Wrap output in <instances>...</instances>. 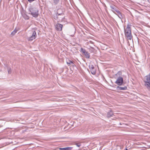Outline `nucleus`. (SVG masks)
<instances>
[{
	"label": "nucleus",
	"mask_w": 150,
	"mask_h": 150,
	"mask_svg": "<svg viewBox=\"0 0 150 150\" xmlns=\"http://www.w3.org/2000/svg\"><path fill=\"white\" fill-rule=\"evenodd\" d=\"M125 34L127 39L131 40L132 38V36L131 34V31L130 25L128 24L126 29H125Z\"/></svg>",
	"instance_id": "obj_1"
},
{
	"label": "nucleus",
	"mask_w": 150,
	"mask_h": 150,
	"mask_svg": "<svg viewBox=\"0 0 150 150\" xmlns=\"http://www.w3.org/2000/svg\"><path fill=\"white\" fill-rule=\"evenodd\" d=\"M29 11L30 12L29 14H31L33 17L37 18L38 17L39 15L38 10L36 8L31 7L30 8Z\"/></svg>",
	"instance_id": "obj_2"
},
{
	"label": "nucleus",
	"mask_w": 150,
	"mask_h": 150,
	"mask_svg": "<svg viewBox=\"0 0 150 150\" xmlns=\"http://www.w3.org/2000/svg\"><path fill=\"white\" fill-rule=\"evenodd\" d=\"M146 77V81L145 82V85L150 91V73Z\"/></svg>",
	"instance_id": "obj_3"
},
{
	"label": "nucleus",
	"mask_w": 150,
	"mask_h": 150,
	"mask_svg": "<svg viewBox=\"0 0 150 150\" xmlns=\"http://www.w3.org/2000/svg\"><path fill=\"white\" fill-rule=\"evenodd\" d=\"M81 52H82L83 54L86 58H89L90 57V55L89 53L86 51V50L83 49V48H81Z\"/></svg>",
	"instance_id": "obj_4"
},
{
	"label": "nucleus",
	"mask_w": 150,
	"mask_h": 150,
	"mask_svg": "<svg viewBox=\"0 0 150 150\" xmlns=\"http://www.w3.org/2000/svg\"><path fill=\"white\" fill-rule=\"evenodd\" d=\"M123 81V77L117 78V79L116 81H115V83L117 84L118 85L120 86L122 84Z\"/></svg>",
	"instance_id": "obj_5"
},
{
	"label": "nucleus",
	"mask_w": 150,
	"mask_h": 150,
	"mask_svg": "<svg viewBox=\"0 0 150 150\" xmlns=\"http://www.w3.org/2000/svg\"><path fill=\"white\" fill-rule=\"evenodd\" d=\"M55 28L57 30L59 31H61L62 30L63 26L60 23H57L55 25Z\"/></svg>",
	"instance_id": "obj_6"
},
{
	"label": "nucleus",
	"mask_w": 150,
	"mask_h": 150,
	"mask_svg": "<svg viewBox=\"0 0 150 150\" xmlns=\"http://www.w3.org/2000/svg\"><path fill=\"white\" fill-rule=\"evenodd\" d=\"M36 37V32L35 31H34L32 36L29 37L28 39L29 40L32 41L33 40V39L35 38Z\"/></svg>",
	"instance_id": "obj_7"
},
{
	"label": "nucleus",
	"mask_w": 150,
	"mask_h": 150,
	"mask_svg": "<svg viewBox=\"0 0 150 150\" xmlns=\"http://www.w3.org/2000/svg\"><path fill=\"white\" fill-rule=\"evenodd\" d=\"M120 77H122V72L121 71H119L115 75V78H119Z\"/></svg>",
	"instance_id": "obj_8"
},
{
	"label": "nucleus",
	"mask_w": 150,
	"mask_h": 150,
	"mask_svg": "<svg viewBox=\"0 0 150 150\" xmlns=\"http://www.w3.org/2000/svg\"><path fill=\"white\" fill-rule=\"evenodd\" d=\"M115 13L121 19L122 18V16L121 13L118 10H117Z\"/></svg>",
	"instance_id": "obj_9"
},
{
	"label": "nucleus",
	"mask_w": 150,
	"mask_h": 150,
	"mask_svg": "<svg viewBox=\"0 0 150 150\" xmlns=\"http://www.w3.org/2000/svg\"><path fill=\"white\" fill-rule=\"evenodd\" d=\"M110 7L112 11L114 13H115L116 11L117 10V7L115 6H111Z\"/></svg>",
	"instance_id": "obj_10"
},
{
	"label": "nucleus",
	"mask_w": 150,
	"mask_h": 150,
	"mask_svg": "<svg viewBox=\"0 0 150 150\" xmlns=\"http://www.w3.org/2000/svg\"><path fill=\"white\" fill-rule=\"evenodd\" d=\"M72 149V147H67L64 148H59V149L60 150H71Z\"/></svg>",
	"instance_id": "obj_11"
},
{
	"label": "nucleus",
	"mask_w": 150,
	"mask_h": 150,
	"mask_svg": "<svg viewBox=\"0 0 150 150\" xmlns=\"http://www.w3.org/2000/svg\"><path fill=\"white\" fill-rule=\"evenodd\" d=\"M117 88L120 90H126L127 89V87L126 86H125L124 87H119L118 86L117 87Z\"/></svg>",
	"instance_id": "obj_12"
},
{
	"label": "nucleus",
	"mask_w": 150,
	"mask_h": 150,
	"mask_svg": "<svg viewBox=\"0 0 150 150\" xmlns=\"http://www.w3.org/2000/svg\"><path fill=\"white\" fill-rule=\"evenodd\" d=\"M113 115V112L112 111L108 112L107 114V117H110Z\"/></svg>",
	"instance_id": "obj_13"
},
{
	"label": "nucleus",
	"mask_w": 150,
	"mask_h": 150,
	"mask_svg": "<svg viewBox=\"0 0 150 150\" xmlns=\"http://www.w3.org/2000/svg\"><path fill=\"white\" fill-rule=\"evenodd\" d=\"M62 15L63 16V14L62 13H57V14H56V16H56V17H55V18H54L55 19H58L59 18H59V17H58V16H59V15Z\"/></svg>",
	"instance_id": "obj_14"
},
{
	"label": "nucleus",
	"mask_w": 150,
	"mask_h": 150,
	"mask_svg": "<svg viewBox=\"0 0 150 150\" xmlns=\"http://www.w3.org/2000/svg\"><path fill=\"white\" fill-rule=\"evenodd\" d=\"M17 31L18 30L16 29H15L12 32L11 35H14L16 33Z\"/></svg>",
	"instance_id": "obj_15"
},
{
	"label": "nucleus",
	"mask_w": 150,
	"mask_h": 150,
	"mask_svg": "<svg viewBox=\"0 0 150 150\" xmlns=\"http://www.w3.org/2000/svg\"><path fill=\"white\" fill-rule=\"evenodd\" d=\"M7 70L9 74H11V69L10 67H8L7 68Z\"/></svg>",
	"instance_id": "obj_16"
},
{
	"label": "nucleus",
	"mask_w": 150,
	"mask_h": 150,
	"mask_svg": "<svg viewBox=\"0 0 150 150\" xmlns=\"http://www.w3.org/2000/svg\"><path fill=\"white\" fill-rule=\"evenodd\" d=\"M73 62L70 60H68V61L67 62V64H69V66L70 65L73 63Z\"/></svg>",
	"instance_id": "obj_17"
},
{
	"label": "nucleus",
	"mask_w": 150,
	"mask_h": 150,
	"mask_svg": "<svg viewBox=\"0 0 150 150\" xmlns=\"http://www.w3.org/2000/svg\"><path fill=\"white\" fill-rule=\"evenodd\" d=\"M53 0V3L55 5L57 4L59 1V0Z\"/></svg>",
	"instance_id": "obj_18"
},
{
	"label": "nucleus",
	"mask_w": 150,
	"mask_h": 150,
	"mask_svg": "<svg viewBox=\"0 0 150 150\" xmlns=\"http://www.w3.org/2000/svg\"><path fill=\"white\" fill-rule=\"evenodd\" d=\"M23 17L25 19L27 20L29 18V17L26 15H25Z\"/></svg>",
	"instance_id": "obj_19"
},
{
	"label": "nucleus",
	"mask_w": 150,
	"mask_h": 150,
	"mask_svg": "<svg viewBox=\"0 0 150 150\" xmlns=\"http://www.w3.org/2000/svg\"><path fill=\"white\" fill-rule=\"evenodd\" d=\"M91 68L92 69L91 70V73L92 74L94 75V71L93 70V69H94V67H92Z\"/></svg>",
	"instance_id": "obj_20"
},
{
	"label": "nucleus",
	"mask_w": 150,
	"mask_h": 150,
	"mask_svg": "<svg viewBox=\"0 0 150 150\" xmlns=\"http://www.w3.org/2000/svg\"><path fill=\"white\" fill-rule=\"evenodd\" d=\"M76 144L78 147H80L81 145V144L80 143H76Z\"/></svg>",
	"instance_id": "obj_21"
},
{
	"label": "nucleus",
	"mask_w": 150,
	"mask_h": 150,
	"mask_svg": "<svg viewBox=\"0 0 150 150\" xmlns=\"http://www.w3.org/2000/svg\"><path fill=\"white\" fill-rule=\"evenodd\" d=\"M71 66H72L73 67H74L75 66V64L73 63V62L72 64H71L70 65Z\"/></svg>",
	"instance_id": "obj_22"
},
{
	"label": "nucleus",
	"mask_w": 150,
	"mask_h": 150,
	"mask_svg": "<svg viewBox=\"0 0 150 150\" xmlns=\"http://www.w3.org/2000/svg\"><path fill=\"white\" fill-rule=\"evenodd\" d=\"M35 0H28V1L29 2H32V1H34Z\"/></svg>",
	"instance_id": "obj_23"
},
{
	"label": "nucleus",
	"mask_w": 150,
	"mask_h": 150,
	"mask_svg": "<svg viewBox=\"0 0 150 150\" xmlns=\"http://www.w3.org/2000/svg\"><path fill=\"white\" fill-rule=\"evenodd\" d=\"M90 43H93V41H90Z\"/></svg>",
	"instance_id": "obj_24"
},
{
	"label": "nucleus",
	"mask_w": 150,
	"mask_h": 150,
	"mask_svg": "<svg viewBox=\"0 0 150 150\" xmlns=\"http://www.w3.org/2000/svg\"><path fill=\"white\" fill-rule=\"evenodd\" d=\"M126 150H127V149H126Z\"/></svg>",
	"instance_id": "obj_25"
}]
</instances>
